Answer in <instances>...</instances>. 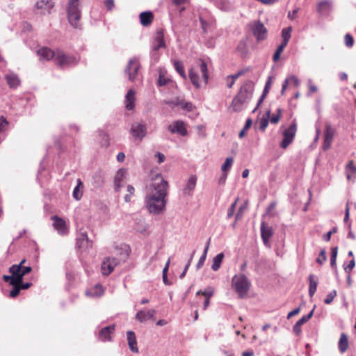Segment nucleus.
Returning a JSON list of instances; mask_svg holds the SVG:
<instances>
[{"label": "nucleus", "mask_w": 356, "mask_h": 356, "mask_svg": "<svg viewBox=\"0 0 356 356\" xmlns=\"http://www.w3.org/2000/svg\"><path fill=\"white\" fill-rule=\"evenodd\" d=\"M168 191V181L161 174L156 175L147 187L145 197L146 207L150 213L159 214L165 210Z\"/></svg>", "instance_id": "nucleus-1"}, {"label": "nucleus", "mask_w": 356, "mask_h": 356, "mask_svg": "<svg viewBox=\"0 0 356 356\" xmlns=\"http://www.w3.org/2000/svg\"><path fill=\"white\" fill-rule=\"evenodd\" d=\"M253 93V86L250 82H246L243 84L237 93L234 97L232 102V107L234 112H240L244 105L247 104L252 98Z\"/></svg>", "instance_id": "nucleus-2"}, {"label": "nucleus", "mask_w": 356, "mask_h": 356, "mask_svg": "<svg viewBox=\"0 0 356 356\" xmlns=\"http://www.w3.org/2000/svg\"><path fill=\"white\" fill-rule=\"evenodd\" d=\"M66 11L70 24L73 27L78 28L81 16L80 0H69Z\"/></svg>", "instance_id": "nucleus-3"}, {"label": "nucleus", "mask_w": 356, "mask_h": 356, "mask_svg": "<svg viewBox=\"0 0 356 356\" xmlns=\"http://www.w3.org/2000/svg\"><path fill=\"white\" fill-rule=\"evenodd\" d=\"M250 282L244 274L235 275L232 280V286L238 297H246L250 287Z\"/></svg>", "instance_id": "nucleus-4"}, {"label": "nucleus", "mask_w": 356, "mask_h": 356, "mask_svg": "<svg viewBox=\"0 0 356 356\" xmlns=\"http://www.w3.org/2000/svg\"><path fill=\"white\" fill-rule=\"evenodd\" d=\"M56 63L61 68H67L75 65L78 60L73 56L66 55L61 50L57 49Z\"/></svg>", "instance_id": "nucleus-5"}, {"label": "nucleus", "mask_w": 356, "mask_h": 356, "mask_svg": "<svg viewBox=\"0 0 356 356\" xmlns=\"http://www.w3.org/2000/svg\"><path fill=\"white\" fill-rule=\"evenodd\" d=\"M130 133L135 140H142L147 135V128L145 122H135L130 129Z\"/></svg>", "instance_id": "nucleus-6"}, {"label": "nucleus", "mask_w": 356, "mask_h": 356, "mask_svg": "<svg viewBox=\"0 0 356 356\" xmlns=\"http://www.w3.org/2000/svg\"><path fill=\"white\" fill-rule=\"evenodd\" d=\"M296 124L293 122L287 129L283 131V139L280 143V147L282 149L287 148V147L293 142L296 136Z\"/></svg>", "instance_id": "nucleus-7"}, {"label": "nucleus", "mask_w": 356, "mask_h": 356, "mask_svg": "<svg viewBox=\"0 0 356 356\" xmlns=\"http://www.w3.org/2000/svg\"><path fill=\"white\" fill-rule=\"evenodd\" d=\"M140 67V65L138 58H133L129 60L127 66L124 70V72L128 75L130 81H134L136 79Z\"/></svg>", "instance_id": "nucleus-8"}, {"label": "nucleus", "mask_w": 356, "mask_h": 356, "mask_svg": "<svg viewBox=\"0 0 356 356\" xmlns=\"http://www.w3.org/2000/svg\"><path fill=\"white\" fill-rule=\"evenodd\" d=\"M252 33L258 41L264 40L267 37V29L260 21H254L250 24Z\"/></svg>", "instance_id": "nucleus-9"}, {"label": "nucleus", "mask_w": 356, "mask_h": 356, "mask_svg": "<svg viewBox=\"0 0 356 356\" xmlns=\"http://www.w3.org/2000/svg\"><path fill=\"white\" fill-rule=\"evenodd\" d=\"M32 268L31 266H21V265L14 264L9 268V272L16 276L18 284L22 283L23 277L31 273Z\"/></svg>", "instance_id": "nucleus-10"}, {"label": "nucleus", "mask_w": 356, "mask_h": 356, "mask_svg": "<svg viewBox=\"0 0 356 356\" xmlns=\"http://www.w3.org/2000/svg\"><path fill=\"white\" fill-rule=\"evenodd\" d=\"M120 264L118 259L115 257H106L102 264V272L104 275H108L114 270L115 267Z\"/></svg>", "instance_id": "nucleus-11"}, {"label": "nucleus", "mask_w": 356, "mask_h": 356, "mask_svg": "<svg viewBox=\"0 0 356 356\" xmlns=\"http://www.w3.org/2000/svg\"><path fill=\"white\" fill-rule=\"evenodd\" d=\"M56 54H57V50L52 51L50 48L46 47H42L37 51V55L39 56V59L42 61L54 59L56 63Z\"/></svg>", "instance_id": "nucleus-12"}, {"label": "nucleus", "mask_w": 356, "mask_h": 356, "mask_svg": "<svg viewBox=\"0 0 356 356\" xmlns=\"http://www.w3.org/2000/svg\"><path fill=\"white\" fill-rule=\"evenodd\" d=\"M168 129L172 134H178L182 136H185L188 134L186 125L181 120L174 121L172 124L168 126Z\"/></svg>", "instance_id": "nucleus-13"}, {"label": "nucleus", "mask_w": 356, "mask_h": 356, "mask_svg": "<svg viewBox=\"0 0 356 356\" xmlns=\"http://www.w3.org/2000/svg\"><path fill=\"white\" fill-rule=\"evenodd\" d=\"M273 234V227L263 221L261 224V236L265 245H268L269 240Z\"/></svg>", "instance_id": "nucleus-14"}, {"label": "nucleus", "mask_w": 356, "mask_h": 356, "mask_svg": "<svg viewBox=\"0 0 356 356\" xmlns=\"http://www.w3.org/2000/svg\"><path fill=\"white\" fill-rule=\"evenodd\" d=\"M334 131L332 128V126L330 124H326L325 130L324 133V141L323 143V150H327L330 147L334 137Z\"/></svg>", "instance_id": "nucleus-15"}, {"label": "nucleus", "mask_w": 356, "mask_h": 356, "mask_svg": "<svg viewBox=\"0 0 356 356\" xmlns=\"http://www.w3.org/2000/svg\"><path fill=\"white\" fill-rule=\"evenodd\" d=\"M52 219L54 220L53 225L55 229L57 230L58 233L60 235L66 234L67 232V229L65 221L57 216H53Z\"/></svg>", "instance_id": "nucleus-16"}, {"label": "nucleus", "mask_w": 356, "mask_h": 356, "mask_svg": "<svg viewBox=\"0 0 356 356\" xmlns=\"http://www.w3.org/2000/svg\"><path fill=\"white\" fill-rule=\"evenodd\" d=\"M54 5L52 0H38L35 3V8L40 10L42 14L50 13Z\"/></svg>", "instance_id": "nucleus-17"}, {"label": "nucleus", "mask_w": 356, "mask_h": 356, "mask_svg": "<svg viewBox=\"0 0 356 356\" xmlns=\"http://www.w3.org/2000/svg\"><path fill=\"white\" fill-rule=\"evenodd\" d=\"M104 293L102 286L99 284H95L94 286L88 289L85 293L86 296L92 298H97L101 297Z\"/></svg>", "instance_id": "nucleus-18"}, {"label": "nucleus", "mask_w": 356, "mask_h": 356, "mask_svg": "<svg viewBox=\"0 0 356 356\" xmlns=\"http://www.w3.org/2000/svg\"><path fill=\"white\" fill-rule=\"evenodd\" d=\"M197 177L195 175H191L187 181L186 185L183 190L184 195L191 196L195 188Z\"/></svg>", "instance_id": "nucleus-19"}, {"label": "nucleus", "mask_w": 356, "mask_h": 356, "mask_svg": "<svg viewBox=\"0 0 356 356\" xmlns=\"http://www.w3.org/2000/svg\"><path fill=\"white\" fill-rule=\"evenodd\" d=\"M127 175V171L123 169H119L114 177V185L115 191H119L122 186L121 182L124 179Z\"/></svg>", "instance_id": "nucleus-20"}, {"label": "nucleus", "mask_w": 356, "mask_h": 356, "mask_svg": "<svg viewBox=\"0 0 356 356\" xmlns=\"http://www.w3.org/2000/svg\"><path fill=\"white\" fill-rule=\"evenodd\" d=\"M155 314L156 311L154 309H149L147 312L141 310L136 314V318L140 322H145L153 318Z\"/></svg>", "instance_id": "nucleus-21"}, {"label": "nucleus", "mask_w": 356, "mask_h": 356, "mask_svg": "<svg viewBox=\"0 0 356 356\" xmlns=\"http://www.w3.org/2000/svg\"><path fill=\"white\" fill-rule=\"evenodd\" d=\"M315 307L313 308V309L307 315L303 316L300 319H299L296 323L293 326V331L296 334H299L301 331L300 327L301 326L307 322L309 319L311 318V317L313 315Z\"/></svg>", "instance_id": "nucleus-22"}, {"label": "nucleus", "mask_w": 356, "mask_h": 356, "mask_svg": "<svg viewBox=\"0 0 356 356\" xmlns=\"http://www.w3.org/2000/svg\"><path fill=\"white\" fill-rule=\"evenodd\" d=\"M135 92L129 90L125 96V107L127 110H133L135 106Z\"/></svg>", "instance_id": "nucleus-23"}, {"label": "nucleus", "mask_w": 356, "mask_h": 356, "mask_svg": "<svg viewBox=\"0 0 356 356\" xmlns=\"http://www.w3.org/2000/svg\"><path fill=\"white\" fill-rule=\"evenodd\" d=\"M332 9V2L328 0L320 1L317 5V11L321 15H327Z\"/></svg>", "instance_id": "nucleus-24"}, {"label": "nucleus", "mask_w": 356, "mask_h": 356, "mask_svg": "<svg viewBox=\"0 0 356 356\" xmlns=\"http://www.w3.org/2000/svg\"><path fill=\"white\" fill-rule=\"evenodd\" d=\"M165 47V42L163 39V34L162 31H158L154 40L153 51H157L161 48Z\"/></svg>", "instance_id": "nucleus-25"}, {"label": "nucleus", "mask_w": 356, "mask_h": 356, "mask_svg": "<svg viewBox=\"0 0 356 356\" xmlns=\"http://www.w3.org/2000/svg\"><path fill=\"white\" fill-rule=\"evenodd\" d=\"M76 243L79 247L84 246L85 243L87 244V246H91L92 244V242L89 240L86 232H82L77 234Z\"/></svg>", "instance_id": "nucleus-26"}, {"label": "nucleus", "mask_w": 356, "mask_h": 356, "mask_svg": "<svg viewBox=\"0 0 356 356\" xmlns=\"http://www.w3.org/2000/svg\"><path fill=\"white\" fill-rule=\"evenodd\" d=\"M270 87H271V77L269 76L268 80H267V81L266 82L265 87L264 88L263 92H262L259 99L258 100L257 106L253 110V112H255L256 110L260 106V104L263 102L264 99L266 98L267 94L268 93Z\"/></svg>", "instance_id": "nucleus-27"}, {"label": "nucleus", "mask_w": 356, "mask_h": 356, "mask_svg": "<svg viewBox=\"0 0 356 356\" xmlns=\"http://www.w3.org/2000/svg\"><path fill=\"white\" fill-rule=\"evenodd\" d=\"M5 79L7 81V83L12 88H17L20 83V81H19L18 76L16 74H13V73L6 74L5 76Z\"/></svg>", "instance_id": "nucleus-28"}, {"label": "nucleus", "mask_w": 356, "mask_h": 356, "mask_svg": "<svg viewBox=\"0 0 356 356\" xmlns=\"http://www.w3.org/2000/svg\"><path fill=\"white\" fill-rule=\"evenodd\" d=\"M83 185L80 179H77V184L74 187L72 193V196L76 200H80L83 196Z\"/></svg>", "instance_id": "nucleus-29"}, {"label": "nucleus", "mask_w": 356, "mask_h": 356, "mask_svg": "<svg viewBox=\"0 0 356 356\" xmlns=\"http://www.w3.org/2000/svg\"><path fill=\"white\" fill-rule=\"evenodd\" d=\"M153 19V15L151 12H143L140 14V21L142 25L147 26H149Z\"/></svg>", "instance_id": "nucleus-30"}, {"label": "nucleus", "mask_w": 356, "mask_h": 356, "mask_svg": "<svg viewBox=\"0 0 356 356\" xmlns=\"http://www.w3.org/2000/svg\"><path fill=\"white\" fill-rule=\"evenodd\" d=\"M309 295L312 297L315 293L318 286V277L314 275L309 276Z\"/></svg>", "instance_id": "nucleus-31"}, {"label": "nucleus", "mask_w": 356, "mask_h": 356, "mask_svg": "<svg viewBox=\"0 0 356 356\" xmlns=\"http://www.w3.org/2000/svg\"><path fill=\"white\" fill-rule=\"evenodd\" d=\"M188 76L193 85L196 88H199L200 85L199 82V76L197 72L195 71L194 68H191L188 72Z\"/></svg>", "instance_id": "nucleus-32"}, {"label": "nucleus", "mask_w": 356, "mask_h": 356, "mask_svg": "<svg viewBox=\"0 0 356 356\" xmlns=\"http://www.w3.org/2000/svg\"><path fill=\"white\" fill-rule=\"evenodd\" d=\"M223 258H224V254L222 252H221V253L218 254L213 259V264L211 266V268L213 271H217L220 268Z\"/></svg>", "instance_id": "nucleus-33"}, {"label": "nucleus", "mask_w": 356, "mask_h": 356, "mask_svg": "<svg viewBox=\"0 0 356 356\" xmlns=\"http://www.w3.org/2000/svg\"><path fill=\"white\" fill-rule=\"evenodd\" d=\"M128 345L130 350L134 353H138V348L137 346V341L136 339V335H127Z\"/></svg>", "instance_id": "nucleus-34"}, {"label": "nucleus", "mask_w": 356, "mask_h": 356, "mask_svg": "<svg viewBox=\"0 0 356 356\" xmlns=\"http://www.w3.org/2000/svg\"><path fill=\"white\" fill-rule=\"evenodd\" d=\"M216 5L223 11H228L232 9V4L228 0H216Z\"/></svg>", "instance_id": "nucleus-35"}, {"label": "nucleus", "mask_w": 356, "mask_h": 356, "mask_svg": "<svg viewBox=\"0 0 356 356\" xmlns=\"http://www.w3.org/2000/svg\"><path fill=\"white\" fill-rule=\"evenodd\" d=\"M348 347V339L347 335H341L339 341V350L341 353L346 351Z\"/></svg>", "instance_id": "nucleus-36"}, {"label": "nucleus", "mask_w": 356, "mask_h": 356, "mask_svg": "<svg viewBox=\"0 0 356 356\" xmlns=\"http://www.w3.org/2000/svg\"><path fill=\"white\" fill-rule=\"evenodd\" d=\"M236 50L243 57H245L248 53L246 42L243 40H241L237 45Z\"/></svg>", "instance_id": "nucleus-37"}, {"label": "nucleus", "mask_w": 356, "mask_h": 356, "mask_svg": "<svg viewBox=\"0 0 356 356\" xmlns=\"http://www.w3.org/2000/svg\"><path fill=\"white\" fill-rule=\"evenodd\" d=\"M174 67L176 70V71L179 74V75L184 79H186V74L185 73L184 70V66L181 61L180 60H175L174 62Z\"/></svg>", "instance_id": "nucleus-38"}, {"label": "nucleus", "mask_w": 356, "mask_h": 356, "mask_svg": "<svg viewBox=\"0 0 356 356\" xmlns=\"http://www.w3.org/2000/svg\"><path fill=\"white\" fill-rule=\"evenodd\" d=\"M200 70L202 74V77L204 79V83L207 84L208 82V69L206 63L204 60H200Z\"/></svg>", "instance_id": "nucleus-39"}, {"label": "nucleus", "mask_w": 356, "mask_h": 356, "mask_svg": "<svg viewBox=\"0 0 356 356\" xmlns=\"http://www.w3.org/2000/svg\"><path fill=\"white\" fill-rule=\"evenodd\" d=\"M8 121L3 117H0V143L5 137V131L8 126Z\"/></svg>", "instance_id": "nucleus-40"}, {"label": "nucleus", "mask_w": 356, "mask_h": 356, "mask_svg": "<svg viewBox=\"0 0 356 356\" xmlns=\"http://www.w3.org/2000/svg\"><path fill=\"white\" fill-rule=\"evenodd\" d=\"M209 243H210V238L207 241L206 247H205V248L204 250L203 254L200 257V258L199 259V261H198V262L197 264L196 267H197V269H200L203 266V264H204V261L206 260L207 254V251H208L209 247Z\"/></svg>", "instance_id": "nucleus-41"}, {"label": "nucleus", "mask_w": 356, "mask_h": 356, "mask_svg": "<svg viewBox=\"0 0 356 356\" xmlns=\"http://www.w3.org/2000/svg\"><path fill=\"white\" fill-rule=\"evenodd\" d=\"M200 23H201V26H202V28L203 29V31L204 33H207L210 29V27L212 26L213 24V19H209V21H207L204 17L203 16L200 15Z\"/></svg>", "instance_id": "nucleus-42"}, {"label": "nucleus", "mask_w": 356, "mask_h": 356, "mask_svg": "<svg viewBox=\"0 0 356 356\" xmlns=\"http://www.w3.org/2000/svg\"><path fill=\"white\" fill-rule=\"evenodd\" d=\"M214 293V289L211 286L207 287L203 291H198L196 293L197 296L202 295L205 297V298H211V297Z\"/></svg>", "instance_id": "nucleus-43"}, {"label": "nucleus", "mask_w": 356, "mask_h": 356, "mask_svg": "<svg viewBox=\"0 0 356 356\" xmlns=\"http://www.w3.org/2000/svg\"><path fill=\"white\" fill-rule=\"evenodd\" d=\"M234 159L232 157H227L225 159V161L221 166V170L222 172L227 173V172L231 169Z\"/></svg>", "instance_id": "nucleus-44"}, {"label": "nucleus", "mask_w": 356, "mask_h": 356, "mask_svg": "<svg viewBox=\"0 0 356 356\" xmlns=\"http://www.w3.org/2000/svg\"><path fill=\"white\" fill-rule=\"evenodd\" d=\"M175 105L180 106L184 110L191 111L193 108V105L191 102H185L184 100L178 101Z\"/></svg>", "instance_id": "nucleus-45"}, {"label": "nucleus", "mask_w": 356, "mask_h": 356, "mask_svg": "<svg viewBox=\"0 0 356 356\" xmlns=\"http://www.w3.org/2000/svg\"><path fill=\"white\" fill-rule=\"evenodd\" d=\"M3 280L6 282H9L10 284L12 286H15V285L19 284L16 276L13 274H11V275H4L3 276Z\"/></svg>", "instance_id": "nucleus-46"}, {"label": "nucleus", "mask_w": 356, "mask_h": 356, "mask_svg": "<svg viewBox=\"0 0 356 356\" xmlns=\"http://www.w3.org/2000/svg\"><path fill=\"white\" fill-rule=\"evenodd\" d=\"M291 31H292V29L291 26L283 29L282 31V40L289 41V40L291 38Z\"/></svg>", "instance_id": "nucleus-47"}, {"label": "nucleus", "mask_w": 356, "mask_h": 356, "mask_svg": "<svg viewBox=\"0 0 356 356\" xmlns=\"http://www.w3.org/2000/svg\"><path fill=\"white\" fill-rule=\"evenodd\" d=\"M346 170H347V178L348 179H350V173H356V166L353 163V162L351 161H350L347 165H346Z\"/></svg>", "instance_id": "nucleus-48"}, {"label": "nucleus", "mask_w": 356, "mask_h": 356, "mask_svg": "<svg viewBox=\"0 0 356 356\" xmlns=\"http://www.w3.org/2000/svg\"><path fill=\"white\" fill-rule=\"evenodd\" d=\"M127 194L124 196V200L127 202L131 201V197L134 195L135 189L131 185H128L127 188Z\"/></svg>", "instance_id": "nucleus-49"}, {"label": "nucleus", "mask_w": 356, "mask_h": 356, "mask_svg": "<svg viewBox=\"0 0 356 356\" xmlns=\"http://www.w3.org/2000/svg\"><path fill=\"white\" fill-rule=\"evenodd\" d=\"M270 113V111H268L267 113H266L267 118H264L260 121L259 129L261 131H264L266 129V128L267 127L268 124V118L269 117Z\"/></svg>", "instance_id": "nucleus-50"}, {"label": "nucleus", "mask_w": 356, "mask_h": 356, "mask_svg": "<svg viewBox=\"0 0 356 356\" xmlns=\"http://www.w3.org/2000/svg\"><path fill=\"white\" fill-rule=\"evenodd\" d=\"M337 296V291L336 290H333L330 293H329L325 299L324 300V302L325 304H327V305H329L330 304L334 298Z\"/></svg>", "instance_id": "nucleus-51"}, {"label": "nucleus", "mask_w": 356, "mask_h": 356, "mask_svg": "<svg viewBox=\"0 0 356 356\" xmlns=\"http://www.w3.org/2000/svg\"><path fill=\"white\" fill-rule=\"evenodd\" d=\"M115 330V325H111L108 326H106L101 329L99 334H112V332Z\"/></svg>", "instance_id": "nucleus-52"}, {"label": "nucleus", "mask_w": 356, "mask_h": 356, "mask_svg": "<svg viewBox=\"0 0 356 356\" xmlns=\"http://www.w3.org/2000/svg\"><path fill=\"white\" fill-rule=\"evenodd\" d=\"M327 259L326 254H325V250H321L319 255L318 258L316 259V261L319 264H322L324 261H325Z\"/></svg>", "instance_id": "nucleus-53"}, {"label": "nucleus", "mask_w": 356, "mask_h": 356, "mask_svg": "<svg viewBox=\"0 0 356 356\" xmlns=\"http://www.w3.org/2000/svg\"><path fill=\"white\" fill-rule=\"evenodd\" d=\"M344 40H345V44L346 45V47H351L353 45L354 40L350 34H349V33L346 34Z\"/></svg>", "instance_id": "nucleus-54"}, {"label": "nucleus", "mask_w": 356, "mask_h": 356, "mask_svg": "<svg viewBox=\"0 0 356 356\" xmlns=\"http://www.w3.org/2000/svg\"><path fill=\"white\" fill-rule=\"evenodd\" d=\"M169 81H170V79L168 78H166L163 74L160 73L159 79H158V85L159 86H165Z\"/></svg>", "instance_id": "nucleus-55"}, {"label": "nucleus", "mask_w": 356, "mask_h": 356, "mask_svg": "<svg viewBox=\"0 0 356 356\" xmlns=\"http://www.w3.org/2000/svg\"><path fill=\"white\" fill-rule=\"evenodd\" d=\"M246 204H243V205H241L239 209H238V211L237 212V213L236 214V216H235V220L237 221L239 219L241 218V217L243 216V212L246 209Z\"/></svg>", "instance_id": "nucleus-56"}, {"label": "nucleus", "mask_w": 356, "mask_h": 356, "mask_svg": "<svg viewBox=\"0 0 356 356\" xmlns=\"http://www.w3.org/2000/svg\"><path fill=\"white\" fill-rule=\"evenodd\" d=\"M355 266V262L354 259H353L349 261V264L346 266L344 267L345 272L347 274H350L351 270L354 268Z\"/></svg>", "instance_id": "nucleus-57"}, {"label": "nucleus", "mask_w": 356, "mask_h": 356, "mask_svg": "<svg viewBox=\"0 0 356 356\" xmlns=\"http://www.w3.org/2000/svg\"><path fill=\"white\" fill-rule=\"evenodd\" d=\"M20 290V287L18 285L13 286V289L10 291V297L13 298L17 297Z\"/></svg>", "instance_id": "nucleus-58"}, {"label": "nucleus", "mask_w": 356, "mask_h": 356, "mask_svg": "<svg viewBox=\"0 0 356 356\" xmlns=\"http://www.w3.org/2000/svg\"><path fill=\"white\" fill-rule=\"evenodd\" d=\"M104 5L108 11H111L114 7V0H105Z\"/></svg>", "instance_id": "nucleus-59"}, {"label": "nucleus", "mask_w": 356, "mask_h": 356, "mask_svg": "<svg viewBox=\"0 0 356 356\" xmlns=\"http://www.w3.org/2000/svg\"><path fill=\"white\" fill-rule=\"evenodd\" d=\"M277 112V115H275L270 118V122L273 124H277L280 120L281 109L278 108Z\"/></svg>", "instance_id": "nucleus-60"}, {"label": "nucleus", "mask_w": 356, "mask_h": 356, "mask_svg": "<svg viewBox=\"0 0 356 356\" xmlns=\"http://www.w3.org/2000/svg\"><path fill=\"white\" fill-rule=\"evenodd\" d=\"M98 340L99 341L106 342L112 340L111 335H98Z\"/></svg>", "instance_id": "nucleus-61"}, {"label": "nucleus", "mask_w": 356, "mask_h": 356, "mask_svg": "<svg viewBox=\"0 0 356 356\" xmlns=\"http://www.w3.org/2000/svg\"><path fill=\"white\" fill-rule=\"evenodd\" d=\"M191 260H192V257H191V259L188 260V263L186 264V266H185V267H184V271H183V272H182V273L179 275V277H180L181 279H183V278L185 277V275H186V272H187V270H188V268H189V266H190V265H191Z\"/></svg>", "instance_id": "nucleus-62"}, {"label": "nucleus", "mask_w": 356, "mask_h": 356, "mask_svg": "<svg viewBox=\"0 0 356 356\" xmlns=\"http://www.w3.org/2000/svg\"><path fill=\"white\" fill-rule=\"evenodd\" d=\"M155 156L156 158H158V163H163L165 161V155L161 153V152H157L155 154Z\"/></svg>", "instance_id": "nucleus-63"}, {"label": "nucleus", "mask_w": 356, "mask_h": 356, "mask_svg": "<svg viewBox=\"0 0 356 356\" xmlns=\"http://www.w3.org/2000/svg\"><path fill=\"white\" fill-rule=\"evenodd\" d=\"M290 82H292L296 86H298L300 85L299 79L294 75H291L289 76Z\"/></svg>", "instance_id": "nucleus-64"}]
</instances>
